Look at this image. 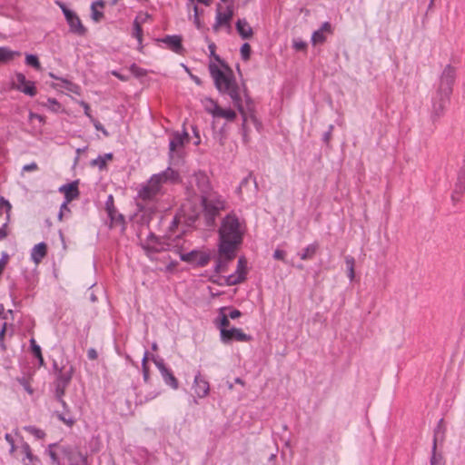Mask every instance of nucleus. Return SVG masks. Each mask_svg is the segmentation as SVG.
<instances>
[{
    "label": "nucleus",
    "instance_id": "ddd939ff",
    "mask_svg": "<svg viewBox=\"0 0 465 465\" xmlns=\"http://www.w3.org/2000/svg\"><path fill=\"white\" fill-rule=\"evenodd\" d=\"M223 7L221 4L216 5V17L223 25L228 29V32H231V21L233 17V5L231 3L229 5L225 7V10H223Z\"/></svg>",
    "mask_w": 465,
    "mask_h": 465
},
{
    "label": "nucleus",
    "instance_id": "4be33fe9",
    "mask_svg": "<svg viewBox=\"0 0 465 465\" xmlns=\"http://www.w3.org/2000/svg\"><path fill=\"white\" fill-rule=\"evenodd\" d=\"M156 174L161 177L163 183L176 184L182 181L179 172L171 167H167L164 171Z\"/></svg>",
    "mask_w": 465,
    "mask_h": 465
},
{
    "label": "nucleus",
    "instance_id": "5701e85b",
    "mask_svg": "<svg viewBox=\"0 0 465 465\" xmlns=\"http://www.w3.org/2000/svg\"><path fill=\"white\" fill-rule=\"evenodd\" d=\"M60 192L64 193L66 203L76 199L79 196L78 182L74 181L60 187Z\"/></svg>",
    "mask_w": 465,
    "mask_h": 465
},
{
    "label": "nucleus",
    "instance_id": "2eb2a0df",
    "mask_svg": "<svg viewBox=\"0 0 465 465\" xmlns=\"http://www.w3.org/2000/svg\"><path fill=\"white\" fill-rule=\"evenodd\" d=\"M189 140L190 137L185 129H183V133L174 132L169 143V157L173 158L175 150L178 147H183Z\"/></svg>",
    "mask_w": 465,
    "mask_h": 465
},
{
    "label": "nucleus",
    "instance_id": "ea45409f",
    "mask_svg": "<svg viewBox=\"0 0 465 465\" xmlns=\"http://www.w3.org/2000/svg\"><path fill=\"white\" fill-rule=\"evenodd\" d=\"M210 261V255L205 252H201L197 251V258L194 262L193 265H196L198 267H203L208 264Z\"/></svg>",
    "mask_w": 465,
    "mask_h": 465
},
{
    "label": "nucleus",
    "instance_id": "c9c22d12",
    "mask_svg": "<svg viewBox=\"0 0 465 465\" xmlns=\"http://www.w3.org/2000/svg\"><path fill=\"white\" fill-rule=\"evenodd\" d=\"M430 465H444L443 457L441 454L437 453L436 439H433L431 457L430 460Z\"/></svg>",
    "mask_w": 465,
    "mask_h": 465
},
{
    "label": "nucleus",
    "instance_id": "9d476101",
    "mask_svg": "<svg viewBox=\"0 0 465 465\" xmlns=\"http://www.w3.org/2000/svg\"><path fill=\"white\" fill-rule=\"evenodd\" d=\"M252 337L246 334L239 328L223 329L221 330V341L223 343H230L232 341H251Z\"/></svg>",
    "mask_w": 465,
    "mask_h": 465
},
{
    "label": "nucleus",
    "instance_id": "0e129e2a",
    "mask_svg": "<svg viewBox=\"0 0 465 465\" xmlns=\"http://www.w3.org/2000/svg\"><path fill=\"white\" fill-rule=\"evenodd\" d=\"M192 131H193V134L194 135V137L196 138L195 142H194V144L195 145H198L201 143V137H200V132H199V129L196 125H192Z\"/></svg>",
    "mask_w": 465,
    "mask_h": 465
},
{
    "label": "nucleus",
    "instance_id": "4c0bfd02",
    "mask_svg": "<svg viewBox=\"0 0 465 465\" xmlns=\"http://www.w3.org/2000/svg\"><path fill=\"white\" fill-rule=\"evenodd\" d=\"M56 417L69 427H72L75 423V419L71 415L70 411L69 414H67V411L64 410H63L62 412L56 411Z\"/></svg>",
    "mask_w": 465,
    "mask_h": 465
},
{
    "label": "nucleus",
    "instance_id": "e2e57ef3",
    "mask_svg": "<svg viewBox=\"0 0 465 465\" xmlns=\"http://www.w3.org/2000/svg\"><path fill=\"white\" fill-rule=\"evenodd\" d=\"M8 224L9 223L5 222L4 224L0 227V241L4 240L8 235Z\"/></svg>",
    "mask_w": 465,
    "mask_h": 465
},
{
    "label": "nucleus",
    "instance_id": "f3484780",
    "mask_svg": "<svg viewBox=\"0 0 465 465\" xmlns=\"http://www.w3.org/2000/svg\"><path fill=\"white\" fill-rule=\"evenodd\" d=\"M105 210L108 214V217L111 220L112 225L114 223H124V216L121 213H118L114 206V200L112 194L108 195L105 201Z\"/></svg>",
    "mask_w": 465,
    "mask_h": 465
},
{
    "label": "nucleus",
    "instance_id": "423d86ee",
    "mask_svg": "<svg viewBox=\"0 0 465 465\" xmlns=\"http://www.w3.org/2000/svg\"><path fill=\"white\" fill-rule=\"evenodd\" d=\"M455 79L456 68L451 64H447L440 74L437 92L445 94V95H450L452 94Z\"/></svg>",
    "mask_w": 465,
    "mask_h": 465
},
{
    "label": "nucleus",
    "instance_id": "dca6fc26",
    "mask_svg": "<svg viewBox=\"0 0 465 465\" xmlns=\"http://www.w3.org/2000/svg\"><path fill=\"white\" fill-rule=\"evenodd\" d=\"M193 390L198 398H204L209 394L210 384L200 371L195 375Z\"/></svg>",
    "mask_w": 465,
    "mask_h": 465
},
{
    "label": "nucleus",
    "instance_id": "9b49d317",
    "mask_svg": "<svg viewBox=\"0 0 465 465\" xmlns=\"http://www.w3.org/2000/svg\"><path fill=\"white\" fill-rule=\"evenodd\" d=\"M247 274V261L245 257L242 256L238 259L237 268L234 273L229 275L226 279V283L229 286L237 285L246 280Z\"/></svg>",
    "mask_w": 465,
    "mask_h": 465
},
{
    "label": "nucleus",
    "instance_id": "09e8293b",
    "mask_svg": "<svg viewBox=\"0 0 465 465\" xmlns=\"http://www.w3.org/2000/svg\"><path fill=\"white\" fill-rule=\"evenodd\" d=\"M7 330V323L5 322L2 324V327L0 329V348L3 351L6 350V345L5 343V336Z\"/></svg>",
    "mask_w": 465,
    "mask_h": 465
},
{
    "label": "nucleus",
    "instance_id": "bb28decb",
    "mask_svg": "<svg viewBox=\"0 0 465 465\" xmlns=\"http://www.w3.org/2000/svg\"><path fill=\"white\" fill-rule=\"evenodd\" d=\"M212 114L214 117H222L225 118L228 121H233L236 117V113L232 109H223L220 107L218 104L214 105Z\"/></svg>",
    "mask_w": 465,
    "mask_h": 465
},
{
    "label": "nucleus",
    "instance_id": "603ef678",
    "mask_svg": "<svg viewBox=\"0 0 465 465\" xmlns=\"http://www.w3.org/2000/svg\"><path fill=\"white\" fill-rule=\"evenodd\" d=\"M25 430L27 431H29L30 433H32L33 435H35L37 439H43L45 436V433L44 432V430H42L40 429H36L35 427H33V426L27 427V428H25Z\"/></svg>",
    "mask_w": 465,
    "mask_h": 465
},
{
    "label": "nucleus",
    "instance_id": "39448f33",
    "mask_svg": "<svg viewBox=\"0 0 465 465\" xmlns=\"http://www.w3.org/2000/svg\"><path fill=\"white\" fill-rule=\"evenodd\" d=\"M62 460L66 465H86L87 456L75 446L60 447Z\"/></svg>",
    "mask_w": 465,
    "mask_h": 465
},
{
    "label": "nucleus",
    "instance_id": "a19ab883",
    "mask_svg": "<svg viewBox=\"0 0 465 465\" xmlns=\"http://www.w3.org/2000/svg\"><path fill=\"white\" fill-rule=\"evenodd\" d=\"M43 105L54 113L59 112L61 109V104L55 98H48Z\"/></svg>",
    "mask_w": 465,
    "mask_h": 465
},
{
    "label": "nucleus",
    "instance_id": "4d7b16f0",
    "mask_svg": "<svg viewBox=\"0 0 465 465\" xmlns=\"http://www.w3.org/2000/svg\"><path fill=\"white\" fill-rule=\"evenodd\" d=\"M130 70L135 76L139 77L145 75V70L137 66L135 64L131 65Z\"/></svg>",
    "mask_w": 465,
    "mask_h": 465
},
{
    "label": "nucleus",
    "instance_id": "37998d69",
    "mask_svg": "<svg viewBox=\"0 0 465 465\" xmlns=\"http://www.w3.org/2000/svg\"><path fill=\"white\" fill-rule=\"evenodd\" d=\"M25 64L29 66L34 67L36 70H39L41 68V64L39 62V59L35 54H26Z\"/></svg>",
    "mask_w": 465,
    "mask_h": 465
},
{
    "label": "nucleus",
    "instance_id": "5fc2aeb1",
    "mask_svg": "<svg viewBox=\"0 0 465 465\" xmlns=\"http://www.w3.org/2000/svg\"><path fill=\"white\" fill-rule=\"evenodd\" d=\"M292 47L296 50V51H305L306 48H307V43L302 41V40H294L293 41V45H292Z\"/></svg>",
    "mask_w": 465,
    "mask_h": 465
},
{
    "label": "nucleus",
    "instance_id": "c85d7f7f",
    "mask_svg": "<svg viewBox=\"0 0 465 465\" xmlns=\"http://www.w3.org/2000/svg\"><path fill=\"white\" fill-rule=\"evenodd\" d=\"M233 259H229L226 253L219 252V258L216 261V264L214 267V272L216 273H221L224 272L229 264Z\"/></svg>",
    "mask_w": 465,
    "mask_h": 465
},
{
    "label": "nucleus",
    "instance_id": "79ce46f5",
    "mask_svg": "<svg viewBox=\"0 0 465 465\" xmlns=\"http://www.w3.org/2000/svg\"><path fill=\"white\" fill-rule=\"evenodd\" d=\"M196 258H197V251L196 250H193L187 253H180V259L183 262H186L191 264H194Z\"/></svg>",
    "mask_w": 465,
    "mask_h": 465
},
{
    "label": "nucleus",
    "instance_id": "e433bc0d",
    "mask_svg": "<svg viewBox=\"0 0 465 465\" xmlns=\"http://www.w3.org/2000/svg\"><path fill=\"white\" fill-rule=\"evenodd\" d=\"M96 5H99L101 7L104 6V2L103 0H98L96 2H94L91 5L92 10V18L95 22H99L104 17V13L100 12L96 9Z\"/></svg>",
    "mask_w": 465,
    "mask_h": 465
},
{
    "label": "nucleus",
    "instance_id": "f8f14e48",
    "mask_svg": "<svg viewBox=\"0 0 465 465\" xmlns=\"http://www.w3.org/2000/svg\"><path fill=\"white\" fill-rule=\"evenodd\" d=\"M465 193V166H460L458 173H457V179L454 183L453 191L451 193V201L453 204H456L459 203L461 199V196Z\"/></svg>",
    "mask_w": 465,
    "mask_h": 465
},
{
    "label": "nucleus",
    "instance_id": "680f3d73",
    "mask_svg": "<svg viewBox=\"0 0 465 465\" xmlns=\"http://www.w3.org/2000/svg\"><path fill=\"white\" fill-rule=\"evenodd\" d=\"M332 130H333V125L331 124L328 128V131L323 134L322 140L326 144H328L330 143V140L331 138Z\"/></svg>",
    "mask_w": 465,
    "mask_h": 465
},
{
    "label": "nucleus",
    "instance_id": "69168bd1",
    "mask_svg": "<svg viewBox=\"0 0 465 465\" xmlns=\"http://www.w3.org/2000/svg\"><path fill=\"white\" fill-rule=\"evenodd\" d=\"M229 318L234 320L242 316V312L238 309H231L229 313L226 314Z\"/></svg>",
    "mask_w": 465,
    "mask_h": 465
},
{
    "label": "nucleus",
    "instance_id": "aec40b11",
    "mask_svg": "<svg viewBox=\"0 0 465 465\" xmlns=\"http://www.w3.org/2000/svg\"><path fill=\"white\" fill-rule=\"evenodd\" d=\"M170 243L163 242L159 237L158 241L153 243L143 242L142 248L145 251V253L149 256L151 253H158L170 250Z\"/></svg>",
    "mask_w": 465,
    "mask_h": 465
},
{
    "label": "nucleus",
    "instance_id": "8fccbe9b",
    "mask_svg": "<svg viewBox=\"0 0 465 465\" xmlns=\"http://www.w3.org/2000/svg\"><path fill=\"white\" fill-rule=\"evenodd\" d=\"M61 81L64 83V87L74 94H78L79 86L71 81H68L66 79H61Z\"/></svg>",
    "mask_w": 465,
    "mask_h": 465
},
{
    "label": "nucleus",
    "instance_id": "7c9ffc66",
    "mask_svg": "<svg viewBox=\"0 0 465 465\" xmlns=\"http://www.w3.org/2000/svg\"><path fill=\"white\" fill-rule=\"evenodd\" d=\"M11 210H12V205L9 203V201L6 200L5 197L1 196L0 197V216L5 213V222H6V223H10V221H11Z\"/></svg>",
    "mask_w": 465,
    "mask_h": 465
},
{
    "label": "nucleus",
    "instance_id": "6e6d98bb",
    "mask_svg": "<svg viewBox=\"0 0 465 465\" xmlns=\"http://www.w3.org/2000/svg\"><path fill=\"white\" fill-rule=\"evenodd\" d=\"M91 122L93 123L94 128L97 130V131H101L105 136H108L109 134L108 132L106 131V129H104V127L103 126V124L98 121L96 120L95 118L94 117H91Z\"/></svg>",
    "mask_w": 465,
    "mask_h": 465
},
{
    "label": "nucleus",
    "instance_id": "f257e3e1",
    "mask_svg": "<svg viewBox=\"0 0 465 465\" xmlns=\"http://www.w3.org/2000/svg\"><path fill=\"white\" fill-rule=\"evenodd\" d=\"M208 48L210 50L211 56H213L217 62H219L221 65L226 70V72L222 71L215 64L213 63L209 64V71L211 76L214 81V84L217 90L222 94H228L231 97L234 106H236L238 110L243 114V140L245 143H247L248 140L245 130L246 116L243 113L242 101L240 95V89L238 84L236 83L232 70L223 61L221 60L218 54H216V45L213 42L209 43Z\"/></svg>",
    "mask_w": 465,
    "mask_h": 465
},
{
    "label": "nucleus",
    "instance_id": "4468645a",
    "mask_svg": "<svg viewBox=\"0 0 465 465\" xmlns=\"http://www.w3.org/2000/svg\"><path fill=\"white\" fill-rule=\"evenodd\" d=\"M450 95H445L436 91L435 96L432 99V117L439 118L443 114V112L450 102Z\"/></svg>",
    "mask_w": 465,
    "mask_h": 465
},
{
    "label": "nucleus",
    "instance_id": "412c9836",
    "mask_svg": "<svg viewBox=\"0 0 465 465\" xmlns=\"http://www.w3.org/2000/svg\"><path fill=\"white\" fill-rule=\"evenodd\" d=\"M159 194L158 191L148 180L146 183L142 184L138 191V197L143 201H153Z\"/></svg>",
    "mask_w": 465,
    "mask_h": 465
},
{
    "label": "nucleus",
    "instance_id": "2f4dec72",
    "mask_svg": "<svg viewBox=\"0 0 465 465\" xmlns=\"http://www.w3.org/2000/svg\"><path fill=\"white\" fill-rule=\"evenodd\" d=\"M227 309L228 308L226 307L221 308L219 311V316L215 321L216 325L217 327H219L220 331L223 329H228V327L230 326L229 317L224 313V311Z\"/></svg>",
    "mask_w": 465,
    "mask_h": 465
},
{
    "label": "nucleus",
    "instance_id": "c03bdc74",
    "mask_svg": "<svg viewBox=\"0 0 465 465\" xmlns=\"http://www.w3.org/2000/svg\"><path fill=\"white\" fill-rule=\"evenodd\" d=\"M445 430H446V428H445V424H444V420L440 419L437 424V427L434 430L433 439H436V443L438 442V437L440 434H441V440H443Z\"/></svg>",
    "mask_w": 465,
    "mask_h": 465
},
{
    "label": "nucleus",
    "instance_id": "58836bf2",
    "mask_svg": "<svg viewBox=\"0 0 465 465\" xmlns=\"http://www.w3.org/2000/svg\"><path fill=\"white\" fill-rule=\"evenodd\" d=\"M58 447L57 444H50L48 447V454L54 464L66 465L62 460V455H58L53 449Z\"/></svg>",
    "mask_w": 465,
    "mask_h": 465
},
{
    "label": "nucleus",
    "instance_id": "c756f323",
    "mask_svg": "<svg viewBox=\"0 0 465 465\" xmlns=\"http://www.w3.org/2000/svg\"><path fill=\"white\" fill-rule=\"evenodd\" d=\"M318 249H319V244L317 242H313L312 244H309L300 253L301 259L303 260V261L312 259L314 257V255L316 254Z\"/></svg>",
    "mask_w": 465,
    "mask_h": 465
},
{
    "label": "nucleus",
    "instance_id": "052dcab7",
    "mask_svg": "<svg viewBox=\"0 0 465 465\" xmlns=\"http://www.w3.org/2000/svg\"><path fill=\"white\" fill-rule=\"evenodd\" d=\"M5 440L9 443L10 445V453H14L15 450V440H14V438L11 434L9 433H6L5 435Z\"/></svg>",
    "mask_w": 465,
    "mask_h": 465
},
{
    "label": "nucleus",
    "instance_id": "a18cd8bd",
    "mask_svg": "<svg viewBox=\"0 0 465 465\" xmlns=\"http://www.w3.org/2000/svg\"><path fill=\"white\" fill-rule=\"evenodd\" d=\"M22 451L24 452L25 458L30 461L33 462L35 460H36V457L34 456L31 447L27 442H24L22 444Z\"/></svg>",
    "mask_w": 465,
    "mask_h": 465
},
{
    "label": "nucleus",
    "instance_id": "1a4fd4ad",
    "mask_svg": "<svg viewBox=\"0 0 465 465\" xmlns=\"http://www.w3.org/2000/svg\"><path fill=\"white\" fill-rule=\"evenodd\" d=\"M15 77V79L12 82L13 89H15L31 97L36 95L37 89L35 82L27 80L25 75L22 73H16Z\"/></svg>",
    "mask_w": 465,
    "mask_h": 465
},
{
    "label": "nucleus",
    "instance_id": "338daca9",
    "mask_svg": "<svg viewBox=\"0 0 465 465\" xmlns=\"http://www.w3.org/2000/svg\"><path fill=\"white\" fill-rule=\"evenodd\" d=\"M345 264H346V268H354L355 267V259L354 257L351 256V255H347L345 257Z\"/></svg>",
    "mask_w": 465,
    "mask_h": 465
},
{
    "label": "nucleus",
    "instance_id": "0eeeda50",
    "mask_svg": "<svg viewBox=\"0 0 465 465\" xmlns=\"http://www.w3.org/2000/svg\"><path fill=\"white\" fill-rule=\"evenodd\" d=\"M57 5L63 11L70 31L77 35H84L86 28L83 25L79 16L72 10L68 9L62 2H56Z\"/></svg>",
    "mask_w": 465,
    "mask_h": 465
},
{
    "label": "nucleus",
    "instance_id": "49530a36",
    "mask_svg": "<svg viewBox=\"0 0 465 465\" xmlns=\"http://www.w3.org/2000/svg\"><path fill=\"white\" fill-rule=\"evenodd\" d=\"M149 181L160 193L162 191V187L164 184L163 182L161 181V177L155 173L151 176Z\"/></svg>",
    "mask_w": 465,
    "mask_h": 465
},
{
    "label": "nucleus",
    "instance_id": "b1692460",
    "mask_svg": "<svg viewBox=\"0 0 465 465\" xmlns=\"http://www.w3.org/2000/svg\"><path fill=\"white\" fill-rule=\"evenodd\" d=\"M325 32L331 33V25L329 22H324L320 29L312 33V43L313 45L323 44L326 41Z\"/></svg>",
    "mask_w": 465,
    "mask_h": 465
},
{
    "label": "nucleus",
    "instance_id": "f03ea898",
    "mask_svg": "<svg viewBox=\"0 0 465 465\" xmlns=\"http://www.w3.org/2000/svg\"><path fill=\"white\" fill-rule=\"evenodd\" d=\"M243 232L238 217L234 213L227 214L222 221L219 229V248L218 252L226 253L229 259H234L236 250L242 244Z\"/></svg>",
    "mask_w": 465,
    "mask_h": 465
},
{
    "label": "nucleus",
    "instance_id": "3c124183",
    "mask_svg": "<svg viewBox=\"0 0 465 465\" xmlns=\"http://www.w3.org/2000/svg\"><path fill=\"white\" fill-rule=\"evenodd\" d=\"M91 164L93 166H98V168L100 170H103L106 167V162H105V159L104 157H103L102 155H99L96 159H94L92 162H91Z\"/></svg>",
    "mask_w": 465,
    "mask_h": 465
},
{
    "label": "nucleus",
    "instance_id": "a211bd4d",
    "mask_svg": "<svg viewBox=\"0 0 465 465\" xmlns=\"http://www.w3.org/2000/svg\"><path fill=\"white\" fill-rule=\"evenodd\" d=\"M194 180L196 187L201 193V198L203 196L208 195L213 192L209 177L206 175V173L203 172L195 173Z\"/></svg>",
    "mask_w": 465,
    "mask_h": 465
},
{
    "label": "nucleus",
    "instance_id": "72a5a7b5",
    "mask_svg": "<svg viewBox=\"0 0 465 465\" xmlns=\"http://www.w3.org/2000/svg\"><path fill=\"white\" fill-rule=\"evenodd\" d=\"M134 30H133V36L137 39L138 44L140 45V49L143 48L142 42H143V28L141 25V22L138 20V17H136L134 20L133 23Z\"/></svg>",
    "mask_w": 465,
    "mask_h": 465
},
{
    "label": "nucleus",
    "instance_id": "7ed1b4c3",
    "mask_svg": "<svg viewBox=\"0 0 465 465\" xmlns=\"http://www.w3.org/2000/svg\"><path fill=\"white\" fill-rule=\"evenodd\" d=\"M201 203L203 208V213L208 226L213 225L216 217L220 214V212L226 208L225 200L214 192L203 196Z\"/></svg>",
    "mask_w": 465,
    "mask_h": 465
},
{
    "label": "nucleus",
    "instance_id": "cd10ccee",
    "mask_svg": "<svg viewBox=\"0 0 465 465\" xmlns=\"http://www.w3.org/2000/svg\"><path fill=\"white\" fill-rule=\"evenodd\" d=\"M20 55L19 51H13L5 46L0 47V64H6Z\"/></svg>",
    "mask_w": 465,
    "mask_h": 465
},
{
    "label": "nucleus",
    "instance_id": "bf43d9fd",
    "mask_svg": "<svg viewBox=\"0 0 465 465\" xmlns=\"http://www.w3.org/2000/svg\"><path fill=\"white\" fill-rule=\"evenodd\" d=\"M64 395L59 396L58 392H54V397H55L56 401L62 405L63 410L66 411L67 414H69V407H68L67 403L65 402V401L64 400Z\"/></svg>",
    "mask_w": 465,
    "mask_h": 465
},
{
    "label": "nucleus",
    "instance_id": "864d4df0",
    "mask_svg": "<svg viewBox=\"0 0 465 465\" xmlns=\"http://www.w3.org/2000/svg\"><path fill=\"white\" fill-rule=\"evenodd\" d=\"M190 1H191V5H193V11H194L193 23L196 25V27L198 29H200L202 27V23H201L200 18H199L198 7H197L196 5L193 4V0H190Z\"/></svg>",
    "mask_w": 465,
    "mask_h": 465
},
{
    "label": "nucleus",
    "instance_id": "6ab92c4d",
    "mask_svg": "<svg viewBox=\"0 0 465 465\" xmlns=\"http://www.w3.org/2000/svg\"><path fill=\"white\" fill-rule=\"evenodd\" d=\"M157 41L163 42L165 44L170 50L173 52L182 54L184 48L183 46V38L181 35H166L165 37L162 39H158Z\"/></svg>",
    "mask_w": 465,
    "mask_h": 465
},
{
    "label": "nucleus",
    "instance_id": "de8ad7c7",
    "mask_svg": "<svg viewBox=\"0 0 465 465\" xmlns=\"http://www.w3.org/2000/svg\"><path fill=\"white\" fill-rule=\"evenodd\" d=\"M240 51H241V55H242V60L248 61L251 56V51H252L251 45L248 43H244L241 46Z\"/></svg>",
    "mask_w": 465,
    "mask_h": 465
},
{
    "label": "nucleus",
    "instance_id": "a878e982",
    "mask_svg": "<svg viewBox=\"0 0 465 465\" xmlns=\"http://www.w3.org/2000/svg\"><path fill=\"white\" fill-rule=\"evenodd\" d=\"M236 30L242 39H250L253 35V30L246 19H238L236 22Z\"/></svg>",
    "mask_w": 465,
    "mask_h": 465
},
{
    "label": "nucleus",
    "instance_id": "13d9d810",
    "mask_svg": "<svg viewBox=\"0 0 465 465\" xmlns=\"http://www.w3.org/2000/svg\"><path fill=\"white\" fill-rule=\"evenodd\" d=\"M9 261V255L6 252H3L0 258V275L3 273V271Z\"/></svg>",
    "mask_w": 465,
    "mask_h": 465
},
{
    "label": "nucleus",
    "instance_id": "6e6552de",
    "mask_svg": "<svg viewBox=\"0 0 465 465\" xmlns=\"http://www.w3.org/2000/svg\"><path fill=\"white\" fill-rule=\"evenodd\" d=\"M151 360L153 361V363L159 370L165 384L170 386L173 390H177L179 388L178 380L175 378L173 371L166 367L163 359L158 356L152 355Z\"/></svg>",
    "mask_w": 465,
    "mask_h": 465
},
{
    "label": "nucleus",
    "instance_id": "473e14b6",
    "mask_svg": "<svg viewBox=\"0 0 465 465\" xmlns=\"http://www.w3.org/2000/svg\"><path fill=\"white\" fill-rule=\"evenodd\" d=\"M30 347L33 355L38 360L39 366H44L45 361L42 355L41 347L36 343L34 338L30 339Z\"/></svg>",
    "mask_w": 465,
    "mask_h": 465
},
{
    "label": "nucleus",
    "instance_id": "f704fd0d",
    "mask_svg": "<svg viewBox=\"0 0 465 465\" xmlns=\"http://www.w3.org/2000/svg\"><path fill=\"white\" fill-rule=\"evenodd\" d=\"M149 360V352L145 351L142 359V371H143V379L145 383L150 381V370L147 364Z\"/></svg>",
    "mask_w": 465,
    "mask_h": 465
},
{
    "label": "nucleus",
    "instance_id": "774afa93",
    "mask_svg": "<svg viewBox=\"0 0 465 465\" xmlns=\"http://www.w3.org/2000/svg\"><path fill=\"white\" fill-rule=\"evenodd\" d=\"M285 257V252L280 249H277L273 252V258L275 260H282L283 261Z\"/></svg>",
    "mask_w": 465,
    "mask_h": 465
},
{
    "label": "nucleus",
    "instance_id": "20e7f679",
    "mask_svg": "<svg viewBox=\"0 0 465 465\" xmlns=\"http://www.w3.org/2000/svg\"><path fill=\"white\" fill-rule=\"evenodd\" d=\"M53 368L54 372V392H58L59 396L64 395L67 387L71 383L74 368L69 362L59 367L55 361L53 363Z\"/></svg>",
    "mask_w": 465,
    "mask_h": 465
},
{
    "label": "nucleus",
    "instance_id": "393cba45",
    "mask_svg": "<svg viewBox=\"0 0 465 465\" xmlns=\"http://www.w3.org/2000/svg\"><path fill=\"white\" fill-rule=\"evenodd\" d=\"M47 255V244L44 242L35 245L31 251V260L39 264L42 260Z\"/></svg>",
    "mask_w": 465,
    "mask_h": 465
}]
</instances>
